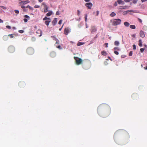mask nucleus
I'll use <instances>...</instances> for the list:
<instances>
[{"label":"nucleus","instance_id":"1","mask_svg":"<svg viewBox=\"0 0 147 147\" xmlns=\"http://www.w3.org/2000/svg\"><path fill=\"white\" fill-rule=\"evenodd\" d=\"M126 135H128L127 132L123 130H118L116 131L114 134V139L115 142L117 141L118 137L121 136H125Z\"/></svg>","mask_w":147,"mask_h":147},{"label":"nucleus","instance_id":"2","mask_svg":"<svg viewBox=\"0 0 147 147\" xmlns=\"http://www.w3.org/2000/svg\"><path fill=\"white\" fill-rule=\"evenodd\" d=\"M107 108L109 109V108L107 105L105 104H101L99 105L98 107L97 111L98 114L101 116L104 117L101 113V111L105 110Z\"/></svg>","mask_w":147,"mask_h":147},{"label":"nucleus","instance_id":"3","mask_svg":"<svg viewBox=\"0 0 147 147\" xmlns=\"http://www.w3.org/2000/svg\"><path fill=\"white\" fill-rule=\"evenodd\" d=\"M83 68L85 69H89L91 66V63L88 61H86L84 62L83 65Z\"/></svg>","mask_w":147,"mask_h":147},{"label":"nucleus","instance_id":"4","mask_svg":"<svg viewBox=\"0 0 147 147\" xmlns=\"http://www.w3.org/2000/svg\"><path fill=\"white\" fill-rule=\"evenodd\" d=\"M121 20L119 19H115L111 20V22L112 23V25L115 26L120 24Z\"/></svg>","mask_w":147,"mask_h":147},{"label":"nucleus","instance_id":"5","mask_svg":"<svg viewBox=\"0 0 147 147\" xmlns=\"http://www.w3.org/2000/svg\"><path fill=\"white\" fill-rule=\"evenodd\" d=\"M34 52V50L33 48L31 47L28 48L26 50L27 53L29 55L33 54Z\"/></svg>","mask_w":147,"mask_h":147},{"label":"nucleus","instance_id":"6","mask_svg":"<svg viewBox=\"0 0 147 147\" xmlns=\"http://www.w3.org/2000/svg\"><path fill=\"white\" fill-rule=\"evenodd\" d=\"M74 59L76 60V63L77 65L80 64L82 62V59L80 58L74 57Z\"/></svg>","mask_w":147,"mask_h":147},{"label":"nucleus","instance_id":"7","mask_svg":"<svg viewBox=\"0 0 147 147\" xmlns=\"http://www.w3.org/2000/svg\"><path fill=\"white\" fill-rule=\"evenodd\" d=\"M42 5L43 7V9H44V13H46L48 11H49L48 9V7L47 5L44 2H43L42 3Z\"/></svg>","mask_w":147,"mask_h":147},{"label":"nucleus","instance_id":"8","mask_svg":"<svg viewBox=\"0 0 147 147\" xmlns=\"http://www.w3.org/2000/svg\"><path fill=\"white\" fill-rule=\"evenodd\" d=\"M8 51L11 53H13L15 51V48L12 46H10L8 48Z\"/></svg>","mask_w":147,"mask_h":147},{"label":"nucleus","instance_id":"9","mask_svg":"<svg viewBox=\"0 0 147 147\" xmlns=\"http://www.w3.org/2000/svg\"><path fill=\"white\" fill-rule=\"evenodd\" d=\"M25 83L23 81H21L18 83V85L20 88H23L25 86Z\"/></svg>","mask_w":147,"mask_h":147},{"label":"nucleus","instance_id":"10","mask_svg":"<svg viewBox=\"0 0 147 147\" xmlns=\"http://www.w3.org/2000/svg\"><path fill=\"white\" fill-rule=\"evenodd\" d=\"M70 29L69 27L66 28L64 30V34L65 35H67L70 32Z\"/></svg>","mask_w":147,"mask_h":147},{"label":"nucleus","instance_id":"11","mask_svg":"<svg viewBox=\"0 0 147 147\" xmlns=\"http://www.w3.org/2000/svg\"><path fill=\"white\" fill-rule=\"evenodd\" d=\"M30 2L29 0H26L25 1H22L19 2V4L25 5Z\"/></svg>","mask_w":147,"mask_h":147},{"label":"nucleus","instance_id":"12","mask_svg":"<svg viewBox=\"0 0 147 147\" xmlns=\"http://www.w3.org/2000/svg\"><path fill=\"white\" fill-rule=\"evenodd\" d=\"M85 6H86L87 7H88V8L89 9H90L91 7L92 6V4L91 3H86L85 5Z\"/></svg>","mask_w":147,"mask_h":147},{"label":"nucleus","instance_id":"13","mask_svg":"<svg viewBox=\"0 0 147 147\" xmlns=\"http://www.w3.org/2000/svg\"><path fill=\"white\" fill-rule=\"evenodd\" d=\"M36 33L38 34V36L40 37L41 36L42 34V31L40 30H38L36 32Z\"/></svg>","mask_w":147,"mask_h":147},{"label":"nucleus","instance_id":"14","mask_svg":"<svg viewBox=\"0 0 147 147\" xmlns=\"http://www.w3.org/2000/svg\"><path fill=\"white\" fill-rule=\"evenodd\" d=\"M57 18H54V19L52 21V23L53 25V26H55L56 25V24H57Z\"/></svg>","mask_w":147,"mask_h":147},{"label":"nucleus","instance_id":"15","mask_svg":"<svg viewBox=\"0 0 147 147\" xmlns=\"http://www.w3.org/2000/svg\"><path fill=\"white\" fill-rule=\"evenodd\" d=\"M50 56L52 58H54L56 56V53L54 52H52L50 53Z\"/></svg>","mask_w":147,"mask_h":147},{"label":"nucleus","instance_id":"16","mask_svg":"<svg viewBox=\"0 0 147 147\" xmlns=\"http://www.w3.org/2000/svg\"><path fill=\"white\" fill-rule=\"evenodd\" d=\"M140 37L142 38H144L145 37V34L144 32L142 31L141 30L140 32Z\"/></svg>","mask_w":147,"mask_h":147},{"label":"nucleus","instance_id":"17","mask_svg":"<svg viewBox=\"0 0 147 147\" xmlns=\"http://www.w3.org/2000/svg\"><path fill=\"white\" fill-rule=\"evenodd\" d=\"M55 40L56 41V42L55 44V45L56 46V47H57L59 45V41L57 39L55 38Z\"/></svg>","mask_w":147,"mask_h":147},{"label":"nucleus","instance_id":"18","mask_svg":"<svg viewBox=\"0 0 147 147\" xmlns=\"http://www.w3.org/2000/svg\"><path fill=\"white\" fill-rule=\"evenodd\" d=\"M97 29L95 27H93L92 28V30L91 31V32H95L96 31Z\"/></svg>","mask_w":147,"mask_h":147},{"label":"nucleus","instance_id":"19","mask_svg":"<svg viewBox=\"0 0 147 147\" xmlns=\"http://www.w3.org/2000/svg\"><path fill=\"white\" fill-rule=\"evenodd\" d=\"M51 22V19L49 20H46L45 22V23L47 26H48L49 24V23Z\"/></svg>","mask_w":147,"mask_h":147},{"label":"nucleus","instance_id":"20","mask_svg":"<svg viewBox=\"0 0 147 147\" xmlns=\"http://www.w3.org/2000/svg\"><path fill=\"white\" fill-rule=\"evenodd\" d=\"M52 13H53V12L52 11H49V12L48 13H47L46 15L47 16H50L52 14Z\"/></svg>","mask_w":147,"mask_h":147},{"label":"nucleus","instance_id":"21","mask_svg":"<svg viewBox=\"0 0 147 147\" xmlns=\"http://www.w3.org/2000/svg\"><path fill=\"white\" fill-rule=\"evenodd\" d=\"M117 3L119 4H124V2L122 1V0H117Z\"/></svg>","mask_w":147,"mask_h":147},{"label":"nucleus","instance_id":"22","mask_svg":"<svg viewBox=\"0 0 147 147\" xmlns=\"http://www.w3.org/2000/svg\"><path fill=\"white\" fill-rule=\"evenodd\" d=\"M127 6H120L119 7V9H125L127 8Z\"/></svg>","mask_w":147,"mask_h":147},{"label":"nucleus","instance_id":"23","mask_svg":"<svg viewBox=\"0 0 147 147\" xmlns=\"http://www.w3.org/2000/svg\"><path fill=\"white\" fill-rule=\"evenodd\" d=\"M124 24L125 26L127 27L129 26L130 24L127 22H125L124 23Z\"/></svg>","mask_w":147,"mask_h":147},{"label":"nucleus","instance_id":"24","mask_svg":"<svg viewBox=\"0 0 147 147\" xmlns=\"http://www.w3.org/2000/svg\"><path fill=\"white\" fill-rule=\"evenodd\" d=\"M138 45L140 47L142 46V42L141 40H139Z\"/></svg>","mask_w":147,"mask_h":147},{"label":"nucleus","instance_id":"25","mask_svg":"<svg viewBox=\"0 0 147 147\" xmlns=\"http://www.w3.org/2000/svg\"><path fill=\"white\" fill-rule=\"evenodd\" d=\"M84 44V42H79L77 44V46H80L83 45Z\"/></svg>","mask_w":147,"mask_h":147},{"label":"nucleus","instance_id":"26","mask_svg":"<svg viewBox=\"0 0 147 147\" xmlns=\"http://www.w3.org/2000/svg\"><path fill=\"white\" fill-rule=\"evenodd\" d=\"M114 44L115 46H118L119 45V42L117 41H115L114 42Z\"/></svg>","mask_w":147,"mask_h":147},{"label":"nucleus","instance_id":"27","mask_svg":"<svg viewBox=\"0 0 147 147\" xmlns=\"http://www.w3.org/2000/svg\"><path fill=\"white\" fill-rule=\"evenodd\" d=\"M116 15V13L114 12H113L111 13L110 14V16L111 17H113Z\"/></svg>","mask_w":147,"mask_h":147},{"label":"nucleus","instance_id":"28","mask_svg":"<svg viewBox=\"0 0 147 147\" xmlns=\"http://www.w3.org/2000/svg\"><path fill=\"white\" fill-rule=\"evenodd\" d=\"M130 28L132 29H135L136 28V26L134 25H131L130 26Z\"/></svg>","mask_w":147,"mask_h":147},{"label":"nucleus","instance_id":"29","mask_svg":"<svg viewBox=\"0 0 147 147\" xmlns=\"http://www.w3.org/2000/svg\"><path fill=\"white\" fill-rule=\"evenodd\" d=\"M143 30H147V26H144L143 27Z\"/></svg>","mask_w":147,"mask_h":147},{"label":"nucleus","instance_id":"30","mask_svg":"<svg viewBox=\"0 0 147 147\" xmlns=\"http://www.w3.org/2000/svg\"><path fill=\"white\" fill-rule=\"evenodd\" d=\"M51 19L50 18H47V17H45L43 19V20H50Z\"/></svg>","mask_w":147,"mask_h":147},{"label":"nucleus","instance_id":"31","mask_svg":"<svg viewBox=\"0 0 147 147\" xmlns=\"http://www.w3.org/2000/svg\"><path fill=\"white\" fill-rule=\"evenodd\" d=\"M101 54L102 55L105 56L107 55V53L105 51H102L101 52Z\"/></svg>","mask_w":147,"mask_h":147},{"label":"nucleus","instance_id":"32","mask_svg":"<svg viewBox=\"0 0 147 147\" xmlns=\"http://www.w3.org/2000/svg\"><path fill=\"white\" fill-rule=\"evenodd\" d=\"M3 38L5 40H7L8 38V37L6 36H3Z\"/></svg>","mask_w":147,"mask_h":147},{"label":"nucleus","instance_id":"33","mask_svg":"<svg viewBox=\"0 0 147 147\" xmlns=\"http://www.w3.org/2000/svg\"><path fill=\"white\" fill-rule=\"evenodd\" d=\"M26 8H28L29 9H31L32 10L33 9V8L32 7H31V6H30L29 5H28L27 6Z\"/></svg>","mask_w":147,"mask_h":147},{"label":"nucleus","instance_id":"34","mask_svg":"<svg viewBox=\"0 0 147 147\" xmlns=\"http://www.w3.org/2000/svg\"><path fill=\"white\" fill-rule=\"evenodd\" d=\"M20 5L21 6V7L22 9H25V6H24L22 4H20Z\"/></svg>","mask_w":147,"mask_h":147},{"label":"nucleus","instance_id":"35","mask_svg":"<svg viewBox=\"0 0 147 147\" xmlns=\"http://www.w3.org/2000/svg\"><path fill=\"white\" fill-rule=\"evenodd\" d=\"M145 49V48L140 49V52L142 53H143L144 52V50Z\"/></svg>","mask_w":147,"mask_h":147},{"label":"nucleus","instance_id":"36","mask_svg":"<svg viewBox=\"0 0 147 147\" xmlns=\"http://www.w3.org/2000/svg\"><path fill=\"white\" fill-rule=\"evenodd\" d=\"M8 36H9L10 38H13L14 37L13 35L12 34H9Z\"/></svg>","mask_w":147,"mask_h":147},{"label":"nucleus","instance_id":"37","mask_svg":"<svg viewBox=\"0 0 147 147\" xmlns=\"http://www.w3.org/2000/svg\"><path fill=\"white\" fill-rule=\"evenodd\" d=\"M87 14H86L85 16V21L86 22L87 20Z\"/></svg>","mask_w":147,"mask_h":147},{"label":"nucleus","instance_id":"38","mask_svg":"<svg viewBox=\"0 0 147 147\" xmlns=\"http://www.w3.org/2000/svg\"><path fill=\"white\" fill-rule=\"evenodd\" d=\"M114 49L115 50H117L119 51V48L117 47H115L114 48Z\"/></svg>","mask_w":147,"mask_h":147},{"label":"nucleus","instance_id":"39","mask_svg":"<svg viewBox=\"0 0 147 147\" xmlns=\"http://www.w3.org/2000/svg\"><path fill=\"white\" fill-rule=\"evenodd\" d=\"M133 54V52L132 51H131L130 52L129 54V56H132Z\"/></svg>","mask_w":147,"mask_h":147},{"label":"nucleus","instance_id":"40","mask_svg":"<svg viewBox=\"0 0 147 147\" xmlns=\"http://www.w3.org/2000/svg\"><path fill=\"white\" fill-rule=\"evenodd\" d=\"M133 49L134 50H136V46L134 44L133 45Z\"/></svg>","mask_w":147,"mask_h":147},{"label":"nucleus","instance_id":"41","mask_svg":"<svg viewBox=\"0 0 147 147\" xmlns=\"http://www.w3.org/2000/svg\"><path fill=\"white\" fill-rule=\"evenodd\" d=\"M14 11L16 13L18 14L19 13V11L18 10H15Z\"/></svg>","mask_w":147,"mask_h":147},{"label":"nucleus","instance_id":"42","mask_svg":"<svg viewBox=\"0 0 147 147\" xmlns=\"http://www.w3.org/2000/svg\"><path fill=\"white\" fill-rule=\"evenodd\" d=\"M24 18H27L28 19L30 17L28 16L27 15H25L24 16Z\"/></svg>","mask_w":147,"mask_h":147},{"label":"nucleus","instance_id":"43","mask_svg":"<svg viewBox=\"0 0 147 147\" xmlns=\"http://www.w3.org/2000/svg\"><path fill=\"white\" fill-rule=\"evenodd\" d=\"M114 52V53L116 55H118L119 54L118 52H117L116 51H115Z\"/></svg>","mask_w":147,"mask_h":147},{"label":"nucleus","instance_id":"44","mask_svg":"<svg viewBox=\"0 0 147 147\" xmlns=\"http://www.w3.org/2000/svg\"><path fill=\"white\" fill-rule=\"evenodd\" d=\"M57 48H58L59 49H62V47H61V46L60 45H59L57 47Z\"/></svg>","mask_w":147,"mask_h":147},{"label":"nucleus","instance_id":"45","mask_svg":"<svg viewBox=\"0 0 147 147\" xmlns=\"http://www.w3.org/2000/svg\"><path fill=\"white\" fill-rule=\"evenodd\" d=\"M24 31L22 30H21L19 31V32L20 33H22L24 32Z\"/></svg>","mask_w":147,"mask_h":147},{"label":"nucleus","instance_id":"46","mask_svg":"<svg viewBox=\"0 0 147 147\" xmlns=\"http://www.w3.org/2000/svg\"><path fill=\"white\" fill-rule=\"evenodd\" d=\"M6 27L9 29H11V27L9 26H7Z\"/></svg>","mask_w":147,"mask_h":147},{"label":"nucleus","instance_id":"47","mask_svg":"<svg viewBox=\"0 0 147 147\" xmlns=\"http://www.w3.org/2000/svg\"><path fill=\"white\" fill-rule=\"evenodd\" d=\"M77 14L78 16H79L80 15V11L79 10H77Z\"/></svg>","mask_w":147,"mask_h":147},{"label":"nucleus","instance_id":"48","mask_svg":"<svg viewBox=\"0 0 147 147\" xmlns=\"http://www.w3.org/2000/svg\"><path fill=\"white\" fill-rule=\"evenodd\" d=\"M62 20H59V22L58 24H60L62 23Z\"/></svg>","mask_w":147,"mask_h":147},{"label":"nucleus","instance_id":"49","mask_svg":"<svg viewBox=\"0 0 147 147\" xmlns=\"http://www.w3.org/2000/svg\"><path fill=\"white\" fill-rule=\"evenodd\" d=\"M99 11H96V16H98V14H99Z\"/></svg>","mask_w":147,"mask_h":147},{"label":"nucleus","instance_id":"50","mask_svg":"<svg viewBox=\"0 0 147 147\" xmlns=\"http://www.w3.org/2000/svg\"><path fill=\"white\" fill-rule=\"evenodd\" d=\"M40 6L38 5H35L34 7L35 8H37L39 7Z\"/></svg>","mask_w":147,"mask_h":147},{"label":"nucleus","instance_id":"51","mask_svg":"<svg viewBox=\"0 0 147 147\" xmlns=\"http://www.w3.org/2000/svg\"><path fill=\"white\" fill-rule=\"evenodd\" d=\"M138 21H139L141 23H142V20L141 19H140V18H138Z\"/></svg>","mask_w":147,"mask_h":147},{"label":"nucleus","instance_id":"52","mask_svg":"<svg viewBox=\"0 0 147 147\" xmlns=\"http://www.w3.org/2000/svg\"><path fill=\"white\" fill-rule=\"evenodd\" d=\"M24 21L25 22H26L28 21L27 20L26 18H24Z\"/></svg>","mask_w":147,"mask_h":147},{"label":"nucleus","instance_id":"53","mask_svg":"<svg viewBox=\"0 0 147 147\" xmlns=\"http://www.w3.org/2000/svg\"><path fill=\"white\" fill-rule=\"evenodd\" d=\"M137 1L138 0H134L133 2V3L135 4L136 3Z\"/></svg>","mask_w":147,"mask_h":147},{"label":"nucleus","instance_id":"54","mask_svg":"<svg viewBox=\"0 0 147 147\" xmlns=\"http://www.w3.org/2000/svg\"><path fill=\"white\" fill-rule=\"evenodd\" d=\"M32 41H35L36 40V38L35 37H33L32 38Z\"/></svg>","mask_w":147,"mask_h":147},{"label":"nucleus","instance_id":"55","mask_svg":"<svg viewBox=\"0 0 147 147\" xmlns=\"http://www.w3.org/2000/svg\"><path fill=\"white\" fill-rule=\"evenodd\" d=\"M127 13V11H125L123 12V15H125V14H126Z\"/></svg>","mask_w":147,"mask_h":147},{"label":"nucleus","instance_id":"56","mask_svg":"<svg viewBox=\"0 0 147 147\" xmlns=\"http://www.w3.org/2000/svg\"><path fill=\"white\" fill-rule=\"evenodd\" d=\"M59 11H57L56 12V15H59Z\"/></svg>","mask_w":147,"mask_h":147},{"label":"nucleus","instance_id":"57","mask_svg":"<svg viewBox=\"0 0 147 147\" xmlns=\"http://www.w3.org/2000/svg\"><path fill=\"white\" fill-rule=\"evenodd\" d=\"M114 5L115 6H116L117 5V3L116 2H115L114 4Z\"/></svg>","mask_w":147,"mask_h":147},{"label":"nucleus","instance_id":"58","mask_svg":"<svg viewBox=\"0 0 147 147\" xmlns=\"http://www.w3.org/2000/svg\"><path fill=\"white\" fill-rule=\"evenodd\" d=\"M1 7L2 8L4 9H5L6 7L4 6H1Z\"/></svg>","mask_w":147,"mask_h":147},{"label":"nucleus","instance_id":"59","mask_svg":"<svg viewBox=\"0 0 147 147\" xmlns=\"http://www.w3.org/2000/svg\"><path fill=\"white\" fill-rule=\"evenodd\" d=\"M3 22V21L0 18V23Z\"/></svg>","mask_w":147,"mask_h":147},{"label":"nucleus","instance_id":"60","mask_svg":"<svg viewBox=\"0 0 147 147\" xmlns=\"http://www.w3.org/2000/svg\"><path fill=\"white\" fill-rule=\"evenodd\" d=\"M110 113V111H109V112L108 113L107 115H106V116H108L109 115Z\"/></svg>","mask_w":147,"mask_h":147},{"label":"nucleus","instance_id":"61","mask_svg":"<svg viewBox=\"0 0 147 147\" xmlns=\"http://www.w3.org/2000/svg\"><path fill=\"white\" fill-rule=\"evenodd\" d=\"M43 0H38V2H41L43 1Z\"/></svg>","mask_w":147,"mask_h":147},{"label":"nucleus","instance_id":"62","mask_svg":"<svg viewBox=\"0 0 147 147\" xmlns=\"http://www.w3.org/2000/svg\"><path fill=\"white\" fill-rule=\"evenodd\" d=\"M142 2H143L147 1V0H141Z\"/></svg>","mask_w":147,"mask_h":147},{"label":"nucleus","instance_id":"63","mask_svg":"<svg viewBox=\"0 0 147 147\" xmlns=\"http://www.w3.org/2000/svg\"><path fill=\"white\" fill-rule=\"evenodd\" d=\"M105 44L106 45V47H108V43H105Z\"/></svg>","mask_w":147,"mask_h":147},{"label":"nucleus","instance_id":"64","mask_svg":"<svg viewBox=\"0 0 147 147\" xmlns=\"http://www.w3.org/2000/svg\"><path fill=\"white\" fill-rule=\"evenodd\" d=\"M144 68L145 70H147V66H146V67H144Z\"/></svg>","mask_w":147,"mask_h":147}]
</instances>
